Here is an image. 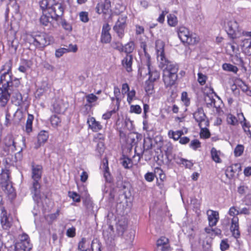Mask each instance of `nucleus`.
Segmentation results:
<instances>
[{
	"instance_id": "680f3d73",
	"label": "nucleus",
	"mask_w": 251,
	"mask_h": 251,
	"mask_svg": "<svg viewBox=\"0 0 251 251\" xmlns=\"http://www.w3.org/2000/svg\"><path fill=\"white\" fill-rule=\"evenodd\" d=\"M190 146L193 149L196 150L198 148L201 147V143L197 139L193 140L191 141Z\"/></svg>"
},
{
	"instance_id": "1a4fd4ad",
	"label": "nucleus",
	"mask_w": 251,
	"mask_h": 251,
	"mask_svg": "<svg viewBox=\"0 0 251 251\" xmlns=\"http://www.w3.org/2000/svg\"><path fill=\"white\" fill-rule=\"evenodd\" d=\"M47 9H42V15L40 18V24L44 26H53L52 22L55 20V18L50 11H48Z\"/></svg>"
},
{
	"instance_id": "412c9836",
	"label": "nucleus",
	"mask_w": 251,
	"mask_h": 251,
	"mask_svg": "<svg viewBox=\"0 0 251 251\" xmlns=\"http://www.w3.org/2000/svg\"><path fill=\"white\" fill-rule=\"evenodd\" d=\"M241 170V166L240 164L236 163L234 164L227 167L226 170V175L227 177L229 179L232 178L234 174Z\"/></svg>"
},
{
	"instance_id": "2eb2a0df",
	"label": "nucleus",
	"mask_w": 251,
	"mask_h": 251,
	"mask_svg": "<svg viewBox=\"0 0 251 251\" xmlns=\"http://www.w3.org/2000/svg\"><path fill=\"white\" fill-rule=\"evenodd\" d=\"M11 83L12 77L9 72H5L1 75L0 78V89H7L11 90V88L9 87Z\"/></svg>"
},
{
	"instance_id": "6ab92c4d",
	"label": "nucleus",
	"mask_w": 251,
	"mask_h": 251,
	"mask_svg": "<svg viewBox=\"0 0 251 251\" xmlns=\"http://www.w3.org/2000/svg\"><path fill=\"white\" fill-rule=\"evenodd\" d=\"M42 167L40 165H32L31 178L32 181H40L42 176Z\"/></svg>"
},
{
	"instance_id": "aec40b11",
	"label": "nucleus",
	"mask_w": 251,
	"mask_h": 251,
	"mask_svg": "<svg viewBox=\"0 0 251 251\" xmlns=\"http://www.w3.org/2000/svg\"><path fill=\"white\" fill-rule=\"evenodd\" d=\"M10 96L13 103L17 106H20L23 103V97L22 94L18 89H13L11 91Z\"/></svg>"
},
{
	"instance_id": "774afa93",
	"label": "nucleus",
	"mask_w": 251,
	"mask_h": 251,
	"mask_svg": "<svg viewBox=\"0 0 251 251\" xmlns=\"http://www.w3.org/2000/svg\"><path fill=\"white\" fill-rule=\"evenodd\" d=\"M86 242V239L84 238L81 239V241L78 243V250L80 251H84V245Z\"/></svg>"
},
{
	"instance_id": "c03bdc74",
	"label": "nucleus",
	"mask_w": 251,
	"mask_h": 251,
	"mask_svg": "<svg viewBox=\"0 0 251 251\" xmlns=\"http://www.w3.org/2000/svg\"><path fill=\"white\" fill-rule=\"evenodd\" d=\"M91 249L92 251H101V244L97 239L92 241Z\"/></svg>"
},
{
	"instance_id": "0eeeda50",
	"label": "nucleus",
	"mask_w": 251,
	"mask_h": 251,
	"mask_svg": "<svg viewBox=\"0 0 251 251\" xmlns=\"http://www.w3.org/2000/svg\"><path fill=\"white\" fill-rule=\"evenodd\" d=\"M164 43L161 40H157L155 42V50L159 64L160 63H165L169 61L165 56L164 53Z\"/></svg>"
},
{
	"instance_id": "79ce46f5",
	"label": "nucleus",
	"mask_w": 251,
	"mask_h": 251,
	"mask_svg": "<svg viewBox=\"0 0 251 251\" xmlns=\"http://www.w3.org/2000/svg\"><path fill=\"white\" fill-rule=\"evenodd\" d=\"M134 49V43L132 41H130L124 46V51L127 54L132 52Z\"/></svg>"
},
{
	"instance_id": "dca6fc26",
	"label": "nucleus",
	"mask_w": 251,
	"mask_h": 251,
	"mask_svg": "<svg viewBox=\"0 0 251 251\" xmlns=\"http://www.w3.org/2000/svg\"><path fill=\"white\" fill-rule=\"evenodd\" d=\"M5 144L9 148V150H11L12 152L17 151L18 152H20L22 151V148L20 146H17V143L11 135L7 136L5 138Z\"/></svg>"
},
{
	"instance_id": "bb28decb",
	"label": "nucleus",
	"mask_w": 251,
	"mask_h": 251,
	"mask_svg": "<svg viewBox=\"0 0 251 251\" xmlns=\"http://www.w3.org/2000/svg\"><path fill=\"white\" fill-rule=\"evenodd\" d=\"M132 55L130 54H127L122 61V64L123 67L128 72H130L132 71Z\"/></svg>"
},
{
	"instance_id": "a878e982",
	"label": "nucleus",
	"mask_w": 251,
	"mask_h": 251,
	"mask_svg": "<svg viewBox=\"0 0 251 251\" xmlns=\"http://www.w3.org/2000/svg\"><path fill=\"white\" fill-rule=\"evenodd\" d=\"M89 127L94 132H97L102 128V126L99 122L96 121L94 117H90L87 120Z\"/></svg>"
},
{
	"instance_id": "e2e57ef3",
	"label": "nucleus",
	"mask_w": 251,
	"mask_h": 251,
	"mask_svg": "<svg viewBox=\"0 0 251 251\" xmlns=\"http://www.w3.org/2000/svg\"><path fill=\"white\" fill-rule=\"evenodd\" d=\"M151 139L150 137L144 139V148L147 150L150 149L151 148Z\"/></svg>"
},
{
	"instance_id": "864d4df0",
	"label": "nucleus",
	"mask_w": 251,
	"mask_h": 251,
	"mask_svg": "<svg viewBox=\"0 0 251 251\" xmlns=\"http://www.w3.org/2000/svg\"><path fill=\"white\" fill-rule=\"evenodd\" d=\"M79 16L80 21L83 23H87L89 20L88 13L87 12L82 11L79 13Z\"/></svg>"
},
{
	"instance_id": "4be33fe9",
	"label": "nucleus",
	"mask_w": 251,
	"mask_h": 251,
	"mask_svg": "<svg viewBox=\"0 0 251 251\" xmlns=\"http://www.w3.org/2000/svg\"><path fill=\"white\" fill-rule=\"evenodd\" d=\"M0 89V106L5 107L9 100L11 92L7 89Z\"/></svg>"
},
{
	"instance_id": "69168bd1",
	"label": "nucleus",
	"mask_w": 251,
	"mask_h": 251,
	"mask_svg": "<svg viewBox=\"0 0 251 251\" xmlns=\"http://www.w3.org/2000/svg\"><path fill=\"white\" fill-rule=\"evenodd\" d=\"M66 235L69 237H74L75 235V228L74 227H72L67 229Z\"/></svg>"
},
{
	"instance_id": "4c0bfd02",
	"label": "nucleus",
	"mask_w": 251,
	"mask_h": 251,
	"mask_svg": "<svg viewBox=\"0 0 251 251\" xmlns=\"http://www.w3.org/2000/svg\"><path fill=\"white\" fill-rule=\"evenodd\" d=\"M168 25L171 26H176L178 23L177 17L174 14H170L167 16Z\"/></svg>"
},
{
	"instance_id": "2f4dec72",
	"label": "nucleus",
	"mask_w": 251,
	"mask_h": 251,
	"mask_svg": "<svg viewBox=\"0 0 251 251\" xmlns=\"http://www.w3.org/2000/svg\"><path fill=\"white\" fill-rule=\"evenodd\" d=\"M209 123L206 126H202V125L199 126L201 128L200 136L203 138H208L210 136V133L207 128L209 126Z\"/></svg>"
},
{
	"instance_id": "423d86ee",
	"label": "nucleus",
	"mask_w": 251,
	"mask_h": 251,
	"mask_svg": "<svg viewBox=\"0 0 251 251\" xmlns=\"http://www.w3.org/2000/svg\"><path fill=\"white\" fill-rule=\"evenodd\" d=\"M127 17L122 15L119 17L118 21L113 26V30L116 32L120 38H122L124 35V30L126 26Z\"/></svg>"
},
{
	"instance_id": "0e129e2a",
	"label": "nucleus",
	"mask_w": 251,
	"mask_h": 251,
	"mask_svg": "<svg viewBox=\"0 0 251 251\" xmlns=\"http://www.w3.org/2000/svg\"><path fill=\"white\" fill-rule=\"evenodd\" d=\"M135 96V91L134 90H132L128 92L127 100L129 104L131 103Z\"/></svg>"
},
{
	"instance_id": "338daca9",
	"label": "nucleus",
	"mask_w": 251,
	"mask_h": 251,
	"mask_svg": "<svg viewBox=\"0 0 251 251\" xmlns=\"http://www.w3.org/2000/svg\"><path fill=\"white\" fill-rule=\"evenodd\" d=\"M61 25L62 27L66 30L70 31L72 30V26L71 25L67 23L65 20H62L61 21Z\"/></svg>"
},
{
	"instance_id": "4d7b16f0",
	"label": "nucleus",
	"mask_w": 251,
	"mask_h": 251,
	"mask_svg": "<svg viewBox=\"0 0 251 251\" xmlns=\"http://www.w3.org/2000/svg\"><path fill=\"white\" fill-rule=\"evenodd\" d=\"M112 46L114 49L117 50L121 52L124 51V46L122 44L119 42H113Z\"/></svg>"
},
{
	"instance_id": "58836bf2",
	"label": "nucleus",
	"mask_w": 251,
	"mask_h": 251,
	"mask_svg": "<svg viewBox=\"0 0 251 251\" xmlns=\"http://www.w3.org/2000/svg\"><path fill=\"white\" fill-rule=\"evenodd\" d=\"M4 193L7 195L11 198L14 197L15 196V192L14 189L12 187L11 185L7 184L4 187L3 189Z\"/></svg>"
},
{
	"instance_id": "a18cd8bd",
	"label": "nucleus",
	"mask_w": 251,
	"mask_h": 251,
	"mask_svg": "<svg viewBox=\"0 0 251 251\" xmlns=\"http://www.w3.org/2000/svg\"><path fill=\"white\" fill-rule=\"evenodd\" d=\"M8 45L10 50L16 51L18 46V42L16 39H13L11 41L9 40L8 41Z\"/></svg>"
},
{
	"instance_id": "6e6552de",
	"label": "nucleus",
	"mask_w": 251,
	"mask_h": 251,
	"mask_svg": "<svg viewBox=\"0 0 251 251\" xmlns=\"http://www.w3.org/2000/svg\"><path fill=\"white\" fill-rule=\"evenodd\" d=\"M193 117L198 123L199 126H206L208 124V120L202 107H198L193 113Z\"/></svg>"
},
{
	"instance_id": "5701e85b",
	"label": "nucleus",
	"mask_w": 251,
	"mask_h": 251,
	"mask_svg": "<svg viewBox=\"0 0 251 251\" xmlns=\"http://www.w3.org/2000/svg\"><path fill=\"white\" fill-rule=\"evenodd\" d=\"M49 134L48 132L45 130L41 131L38 135L37 142L35 143L34 148L38 149L47 142Z\"/></svg>"
},
{
	"instance_id": "f704fd0d",
	"label": "nucleus",
	"mask_w": 251,
	"mask_h": 251,
	"mask_svg": "<svg viewBox=\"0 0 251 251\" xmlns=\"http://www.w3.org/2000/svg\"><path fill=\"white\" fill-rule=\"evenodd\" d=\"M121 163L126 169H129L132 167L133 163L131 159L124 156L121 159Z\"/></svg>"
},
{
	"instance_id": "bf43d9fd",
	"label": "nucleus",
	"mask_w": 251,
	"mask_h": 251,
	"mask_svg": "<svg viewBox=\"0 0 251 251\" xmlns=\"http://www.w3.org/2000/svg\"><path fill=\"white\" fill-rule=\"evenodd\" d=\"M96 151L99 153L100 156H101L103 154L104 151V147L102 142L98 143Z\"/></svg>"
},
{
	"instance_id": "f3484780",
	"label": "nucleus",
	"mask_w": 251,
	"mask_h": 251,
	"mask_svg": "<svg viewBox=\"0 0 251 251\" xmlns=\"http://www.w3.org/2000/svg\"><path fill=\"white\" fill-rule=\"evenodd\" d=\"M111 28L108 24L105 23L102 26L100 40L102 43H108L111 40L109 30Z\"/></svg>"
},
{
	"instance_id": "f03ea898",
	"label": "nucleus",
	"mask_w": 251,
	"mask_h": 251,
	"mask_svg": "<svg viewBox=\"0 0 251 251\" xmlns=\"http://www.w3.org/2000/svg\"><path fill=\"white\" fill-rule=\"evenodd\" d=\"M40 6L42 9H47L53 15L55 21L61 18L64 13V8L62 4L55 0H42L40 2Z\"/></svg>"
},
{
	"instance_id": "e433bc0d",
	"label": "nucleus",
	"mask_w": 251,
	"mask_h": 251,
	"mask_svg": "<svg viewBox=\"0 0 251 251\" xmlns=\"http://www.w3.org/2000/svg\"><path fill=\"white\" fill-rule=\"evenodd\" d=\"M222 68L225 71L234 73H236L238 71V69L236 66L229 63H224L222 66Z\"/></svg>"
},
{
	"instance_id": "cd10ccee",
	"label": "nucleus",
	"mask_w": 251,
	"mask_h": 251,
	"mask_svg": "<svg viewBox=\"0 0 251 251\" xmlns=\"http://www.w3.org/2000/svg\"><path fill=\"white\" fill-rule=\"evenodd\" d=\"M127 223L125 219L118 221L116 225V230L118 235H122L126 228Z\"/></svg>"
},
{
	"instance_id": "b1692460",
	"label": "nucleus",
	"mask_w": 251,
	"mask_h": 251,
	"mask_svg": "<svg viewBox=\"0 0 251 251\" xmlns=\"http://www.w3.org/2000/svg\"><path fill=\"white\" fill-rule=\"evenodd\" d=\"M238 218L237 217H233L231 220V225L230 226V230L232 233V235L235 238H238L240 236L239 230Z\"/></svg>"
},
{
	"instance_id": "f257e3e1",
	"label": "nucleus",
	"mask_w": 251,
	"mask_h": 251,
	"mask_svg": "<svg viewBox=\"0 0 251 251\" xmlns=\"http://www.w3.org/2000/svg\"><path fill=\"white\" fill-rule=\"evenodd\" d=\"M159 67L163 72V80L165 87H169L174 85L177 79L178 65L168 61L165 63H160Z\"/></svg>"
},
{
	"instance_id": "72a5a7b5",
	"label": "nucleus",
	"mask_w": 251,
	"mask_h": 251,
	"mask_svg": "<svg viewBox=\"0 0 251 251\" xmlns=\"http://www.w3.org/2000/svg\"><path fill=\"white\" fill-rule=\"evenodd\" d=\"M183 134V132L182 130H177L176 131H174L173 130H170L168 132V136L170 138H173L174 140L176 141L179 139H180L181 135Z\"/></svg>"
},
{
	"instance_id": "7ed1b4c3",
	"label": "nucleus",
	"mask_w": 251,
	"mask_h": 251,
	"mask_svg": "<svg viewBox=\"0 0 251 251\" xmlns=\"http://www.w3.org/2000/svg\"><path fill=\"white\" fill-rule=\"evenodd\" d=\"M26 39L30 45H33L36 48L40 49L50 44L49 37L44 33L27 34Z\"/></svg>"
},
{
	"instance_id": "37998d69",
	"label": "nucleus",
	"mask_w": 251,
	"mask_h": 251,
	"mask_svg": "<svg viewBox=\"0 0 251 251\" xmlns=\"http://www.w3.org/2000/svg\"><path fill=\"white\" fill-rule=\"evenodd\" d=\"M20 248L24 250V251H30L32 248V245L30 242V240L27 241L20 244Z\"/></svg>"
},
{
	"instance_id": "a211bd4d",
	"label": "nucleus",
	"mask_w": 251,
	"mask_h": 251,
	"mask_svg": "<svg viewBox=\"0 0 251 251\" xmlns=\"http://www.w3.org/2000/svg\"><path fill=\"white\" fill-rule=\"evenodd\" d=\"M207 214L209 226H216L219 219L218 212L212 210H208L207 211Z\"/></svg>"
},
{
	"instance_id": "c9c22d12",
	"label": "nucleus",
	"mask_w": 251,
	"mask_h": 251,
	"mask_svg": "<svg viewBox=\"0 0 251 251\" xmlns=\"http://www.w3.org/2000/svg\"><path fill=\"white\" fill-rule=\"evenodd\" d=\"M204 101L207 107L211 108L215 107V100L212 96L209 95H206L204 97Z\"/></svg>"
},
{
	"instance_id": "603ef678",
	"label": "nucleus",
	"mask_w": 251,
	"mask_h": 251,
	"mask_svg": "<svg viewBox=\"0 0 251 251\" xmlns=\"http://www.w3.org/2000/svg\"><path fill=\"white\" fill-rule=\"evenodd\" d=\"M244 148L242 145H238L235 148L234 152L236 156H239L242 155L244 151Z\"/></svg>"
},
{
	"instance_id": "ea45409f",
	"label": "nucleus",
	"mask_w": 251,
	"mask_h": 251,
	"mask_svg": "<svg viewBox=\"0 0 251 251\" xmlns=\"http://www.w3.org/2000/svg\"><path fill=\"white\" fill-rule=\"evenodd\" d=\"M153 82L147 80L145 84V91L148 95L152 94L153 92L154 85Z\"/></svg>"
},
{
	"instance_id": "49530a36",
	"label": "nucleus",
	"mask_w": 251,
	"mask_h": 251,
	"mask_svg": "<svg viewBox=\"0 0 251 251\" xmlns=\"http://www.w3.org/2000/svg\"><path fill=\"white\" fill-rule=\"evenodd\" d=\"M114 93L116 100V105L118 107L120 105L121 100L120 99V90L117 86H115L114 88Z\"/></svg>"
},
{
	"instance_id": "6e6d98bb",
	"label": "nucleus",
	"mask_w": 251,
	"mask_h": 251,
	"mask_svg": "<svg viewBox=\"0 0 251 251\" xmlns=\"http://www.w3.org/2000/svg\"><path fill=\"white\" fill-rule=\"evenodd\" d=\"M198 80L200 84L201 85H203L205 84L206 79H207V76L206 75L202 74L201 73H199L198 74Z\"/></svg>"
},
{
	"instance_id": "8fccbe9b",
	"label": "nucleus",
	"mask_w": 251,
	"mask_h": 251,
	"mask_svg": "<svg viewBox=\"0 0 251 251\" xmlns=\"http://www.w3.org/2000/svg\"><path fill=\"white\" fill-rule=\"evenodd\" d=\"M227 122L230 125L235 126L237 124L238 121L235 116L228 114L227 116Z\"/></svg>"
},
{
	"instance_id": "4468645a",
	"label": "nucleus",
	"mask_w": 251,
	"mask_h": 251,
	"mask_svg": "<svg viewBox=\"0 0 251 251\" xmlns=\"http://www.w3.org/2000/svg\"><path fill=\"white\" fill-rule=\"evenodd\" d=\"M40 188L41 185L39 181H37V180L32 181L30 191L34 201L37 203L39 202L41 199Z\"/></svg>"
},
{
	"instance_id": "13d9d810",
	"label": "nucleus",
	"mask_w": 251,
	"mask_h": 251,
	"mask_svg": "<svg viewBox=\"0 0 251 251\" xmlns=\"http://www.w3.org/2000/svg\"><path fill=\"white\" fill-rule=\"evenodd\" d=\"M130 111L131 113L140 114L142 111V109L141 107L138 105H131L130 108Z\"/></svg>"
},
{
	"instance_id": "7c9ffc66",
	"label": "nucleus",
	"mask_w": 251,
	"mask_h": 251,
	"mask_svg": "<svg viewBox=\"0 0 251 251\" xmlns=\"http://www.w3.org/2000/svg\"><path fill=\"white\" fill-rule=\"evenodd\" d=\"M34 116L32 115H28L25 128V131L27 133H29L32 131V122Z\"/></svg>"
},
{
	"instance_id": "39448f33",
	"label": "nucleus",
	"mask_w": 251,
	"mask_h": 251,
	"mask_svg": "<svg viewBox=\"0 0 251 251\" xmlns=\"http://www.w3.org/2000/svg\"><path fill=\"white\" fill-rule=\"evenodd\" d=\"M226 31L232 39L237 38L241 35V29L238 23L235 20H230L227 22Z\"/></svg>"
},
{
	"instance_id": "5fc2aeb1",
	"label": "nucleus",
	"mask_w": 251,
	"mask_h": 251,
	"mask_svg": "<svg viewBox=\"0 0 251 251\" xmlns=\"http://www.w3.org/2000/svg\"><path fill=\"white\" fill-rule=\"evenodd\" d=\"M86 99L88 103H91L96 101L98 100V97L94 94H90L86 96Z\"/></svg>"
},
{
	"instance_id": "473e14b6",
	"label": "nucleus",
	"mask_w": 251,
	"mask_h": 251,
	"mask_svg": "<svg viewBox=\"0 0 251 251\" xmlns=\"http://www.w3.org/2000/svg\"><path fill=\"white\" fill-rule=\"evenodd\" d=\"M221 152L217 151L215 148H212L211 150V155L214 161L216 163L221 162V159L220 157Z\"/></svg>"
},
{
	"instance_id": "c756f323",
	"label": "nucleus",
	"mask_w": 251,
	"mask_h": 251,
	"mask_svg": "<svg viewBox=\"0 0 251 251\" xmlns=\"http://www.w3.org/2000/svg\"><path fill=\"white\" fill-rule=\"evenodd\" d=\"M103 236L105 240H109L110 242L114 239V228L112 226L109 225L108 228L103 231Z\"/></svg>"
},
{
	"instance_id": "20e7f679",
	"label": "nucleus",
	"mask_w": 251,
	"mask_h": 251,
	"mask_svg": "<svg viewBox=\"0 0 251 251\" xmlns=\"http://www.w3.org/2000/svg\"><path fill=\"white\" fill-rule=\"evenodd\" d=\"M177 34L183 43L195 45L199 42L198 36L196 35L191 34L189 29L184 26H180L178 28Z\"/></svg>"
},
{
	"instance_id": "09e8293b",
	"label": "nucleus",
	"mask_w": 251,
	"mask_h": 251,
	"mask_svg": "<svg viewBox=\"0 0 251 251\" xmlns=\"http://www.w3.org/2000/svg\"><path fill=\"white\" fill-rule=\"evenodd\" d=\"M68 195L69 197L72 198L74 201L78 202L80 201V197L79 195H78L76 192H70L69 191L68 193Z\"/></svg>"
},
{
	"instance_id": "f8f14e48",
	"label": "nucleus",
	"mask_w": 251,
	"mask_h": 251,
	"mask_svg": "<svg viewBox=\"0 0 251 251\" xmlns=\"http://www.w3.org/2000/svg\"><path fill=\"white\" fill-rule=\"evenodd\" d=\"M53 110L55 113H63L68 106V103L60 98L56 99L52 105Z\"/></svg>"
},
{
	"instance_id": "c85d7f7f",
	"label": "nucleus",
	"mask_w": 251,
	"mask_h": 251,
	"mask_svg": "<svg viewBox=\"0 0 251 251\" xmlns=\"http://www.w3.org/2000/svg\"><path fill=\"white\" fill-rule=\"evenodd\" d=\"M148 67L149 70L148 73L149 75V78L148 80L154 82L158 79L160 77L159 72L157 71L156 70H151L150 68V64L149 61L148 62Z\"/></svg>"
},
{
	"instance_id": "9b49d317",
	"label": "nucleus",
	"mask_w": 251,
	"mask_h": 251,
	"mask_svg": "<svg viewBox=\"0 0 251 251\" xmlns=\"http://www.w3.org/2000/svg\"><path fill=\"white\" fill-rule=\"evenodd\" d=\"M96 9L97 12L99 14H109L111 11L110 0H104L100 2L97 4Z\"/></svg>"
},
{
	"instance_id": "393cba45",
	"label": "nucleus",
	"mask_w": 251,
	"mask_h": 251,
	"mask_svg": "<svg viewBox=\"0 0 251 251\" xmlns=\"http://www.w3.org/2000/svg\"><path fill=\"white\" fill-rule=\"evenodd\" d=\"M77 50L76 45H70L68 48H62L55 50V55L57 58L61 57L64 53L72 51L75 52Z\"/></svg>"
},
{
	"instance_id": "052dcab7",
	"label": "nucleus",
	"mask_w": 251,
	"mask_h": 251,
	"mask_svg": "<svg viewBox=\"0 0 251 251\" xmlns=\"http://www.w3.org/2000/svg\"><path fill=\"white\" fill-rule=\"evenodd\" d=\"M20 85V82L19 79H15L14 80H12V83H10L9 87L11 88V90H10L11 92L13 89H17V88Z\"/></svg>"
},
{
	"instance_id": "ddd939ff",
	"label": "nucleus",
	"mask_w": 251,
	"mask_h": 251,
	"mask_svg": "<svg viewBox=\"0 0 251 251\" xmlns=\"http://www.w3.org/2000/svg\"><path fill=\"white\" fill-rule=\"evenodd\" d=\"M0 222L3 229H7L9 228L12 224V219L7 214L4 207H0Z\"/></svg>"
},
{
	"instance_id": "9d476101",
	"label": "nucleus",
	"mask_w": 251,
	"mask_h": 251,
	"mask_svg": "<svg viewBox=\"0 0 251 251\" xmlns=\"http://www.w3.org/2000/svg\"><path fill=\"white\" fill-rule=\"evenodd\" d=\"M155 251H171L168 238L160 237L157 241Z\"/></svg>"
},
{
	"instance_id": "3c124183",
	"label": "nucleus",
	"mask_w": 251,
	"mask_h": 251,
	"mask_svg": "<svg viewBox=\"0 0 251 251\" xmlns=\"http://www.w3.org/2000/svg\"><path fill=\"white\" fill-rule=\"evenodd\" d=\"M245 43L246 44L249 43V45L244 48V51L246 55H251V40L246 39L245 40Z\"/></svg>"
},
{
	"instance_id": "de8ad7c7",
	"label": "nucleus",
	"mask_w": 251,
	"mask_h": 251,
	"mask_svg": "<svg viewBox=\"0 0 251 251\" xmlns=\"http://www.w3.org/2000/svg\"><path fill=\"white\" fill-rule=\"evenodd\" d=\"M10 172L8 170H3L0 174V177L3 180V182H6L9 179Z\"/></svg>"
},
{
	"instance_id": "a19ab883",
	"label": "nucleus",
	"mask_w": 251,
	"mask_h": 251,
	"mask_svg": "<svg viewBox=\"0 0 251 251\" xmlns=\"http://www.w3.org/2000/svg\"><path fill=\"white\" fill-rule=\"evenodd\" d=\"M50 121L51 125L54 127H56L60 126L61 120L58 116L55 115L51 116Z\"/></svg>"
}]
</instances>
